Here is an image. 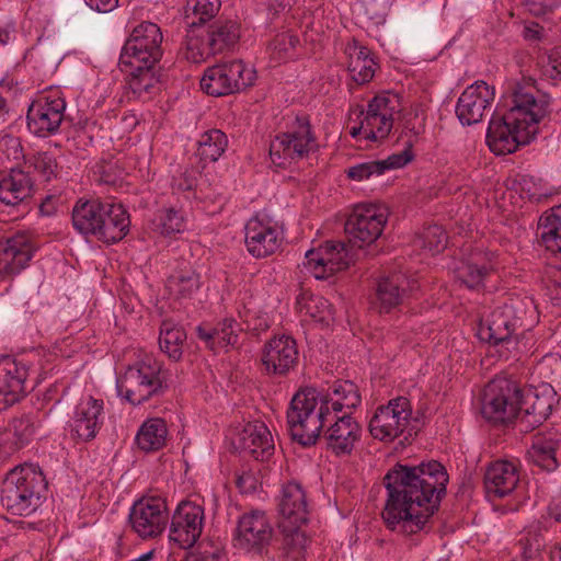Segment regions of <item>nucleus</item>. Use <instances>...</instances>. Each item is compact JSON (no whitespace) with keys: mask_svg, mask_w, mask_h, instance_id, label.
<instances>
[{"mask_svg":"<svg viewBox=\"0 0 561 561\" xmlns=\"http://www.w3.org/2000/svg\"><path fill=\"white\" fill-rule=\"evenodd\" d=\"M550 112V98L533 79L517 82L512 89V105L501 117H493L486 131V144L495 154L515 152L528 145L538 133V124Z\"/></svg>","mask_w":561,"mask_h":561,"instance_id":"nucleus-1","label":"nucleus"},{"mask_svg":"<svg viewBox=\"0 0 561 561\" xmlns=\"http://www.w3.org/2000/svg\"><path fill=\"white\" fill-rule=\"evenodd\" d=\"M387 497L381 512L386 527L399 531L414 546L421 531V465L396 463L382 478Z\"/></svg>","mask_w":561,"mask_h":561,"instance_id":"nucleus-2","label":"nucleus"},{"mask_svg":"<svg viewBox=\"0 0 561 561\" xmlns=\"http://www.w3.org/2000/svg\"><path fill=\"white\" fill-rule=\"evenodd\" d=\"M331 392L320 396L316 388L304 387L293 396L286 412L290 437L302 447L314 446L328 422H334Z\"/></svg>","mask_w":561,"mask_h":561,"instance_id":"nucleus-3","label":"nucleus"},{"mask_svg":"<svg viewBox=\"0 0 561 561\" xmlns=\"http://www.w3.org/2000/svg\"><path fill=\"white\" fill-rule=\"evenodd\" d=\"M47 486L48 482L38 465L16 466L2 482L1 505L12 516H30L46 499Z\"/></svg>","mask_w":561,"mask_h":561,"instance_id":"nucleus-4","label":"nucleus"},{"mask_svg":"<svg viewBox=\"0 0 561 561\" xmlns=\"http://www.w3.org/2000/svg\"><path fill=\"white\" fill-rule=\"evenodd\" d=\"M278 510L282 516L278 527L284 534L283 557L285 561H302L307 537L301 526L308 522L309 511L301 484L293 481L283 485Z\"/></svg>","mask_w":561,"mask_h":561,"instance_id":"nucleus-5","label":"nucleus"},{"mask_svg":"<svg viewBox=\"0 0 561 561\" xmlns=\"http://www.w3.org/2000/svg\"><path fill=\"white\" fill-rule=\"evenodd\" d=\"M118 394L133 405H139L168 390V374L163 364L151 356L129 365L116 380Z\"/></svg>","mask_w":561,"mask_h":561,"instance_id":"nucleus-6","label":"nucleus"},{"mask_svg":"<svg viewBox=\"0 0 561 561\" xmlns=\"http://www.w3.org/2000/svg\"><path fill=\"white\" fill-rule=\"evenodd\" d=\"M414 423L417 420H413ZM371 436L379 440H393L403 436V444H412L419 430L412 425L411 402L405 397L391 399L387 404L379 405L368 425Z\"/></svg>","mask_w":561,"mask_h":561,"instance_id":"nucleus-7","label":"nucleus"},{"mask_svg":"<svg viewBox=\"0 0 561 561\" xmlns=\"http://www.w3.org/2000/svg\"><path fill=\"white\" fill-rule=\"evenodd\" d=\"M318 148L317 137L308 115H297L291 130L277 135L270 144L272 162L286 169L293 162L308 157Z\"/></svg>","mask_w":561,"mask_h":561,"instance_id":"nucleus-8","label":"nucleus"},{"mask_svg":"<svg viewBox=\"0 0 561 561\" xmlns=\"http://www.w3.org/2000/svg\"><path fill=\"white\" fill-rule=\"evenodd\" d=\"M520 388L516 381L496 377L484 388L481 413L495 425H507L518 416Z\"/></svg>","mask_w":561,"mask_h":561,"instance_id":"nucleus-9","label":"nucleus"},{"mask_svg":"<svg viewBox=\"0 0 561 561\" xmlns=\"http://www.w3.org/2000/svg\"><path fill=\"white\" fill-rule=\"evenodd\" d=\"M256 71L242 60H232L208 67L201 79V89L211 96L239 92L254 84Z\"/></svg>","mask_w":561,"mask_h":561,"instance_id":"nucleus-10","label":"nucleus"},{"mask_svg":"<svg viewBox=\"0 0 561 561\" xmlns=\"http://www.w3.org/2000/svg\"><path fill=\"white\" fill-rule=\"evenodd\" d=\"M162 33L152 22L137 25L126 41L119 57V65L137 66L157 64L162 57Z\"/></svg>","mask_w":561,"mask_h":561,"instance_id":"nucleus-11","label":"nucleus"},{"mask_svg":"<svg viewBox=\"0 0 561 561\" xmlns=\"http://www.w3.org/2000/svg\"><path fill=\"white\" fill-rule=\"evenodd\" d=\"M274 529L266 514L260 510H252L238 519L233 537L234 547L263 556L268 553Z\"/></svg>","mask_w":561,"mask_h":561,"instance_id":"nucleus-12","label":"nucleus"},{"mask_svg":"<svg viewBox=\"0 0 561 561\" xmlns=\"http://www.w3.org/2000/svg\"><path fill=\"white\" fill-rule=\"evenodd\" d=\"M298 362L297 342L290 335H275L262 348V371L268 377H286L297 367Z\"/></svg>","mask_w":561,"mask_h":561,"instance_id":"nucleus-13","label":"nucleus"},{"mask_svg":"<svg viewBox=\"0 0 561 561\" xmlns=\"http://www.w3.org/2000/svg\"><path fill=\"white\" fill-rule=\"evenodd\" d=\"M354 262L347 245L341 241H327L317 249L306 252V267L318 279L348 268Z\"/></svg>","mask_w":561,"mask_h":561,"instance_id":"nucleus-14","label":"nucleus"},{"mask_svg":"<svg viewBox=\"0 0 561 561\" xmlns=\"http://www.w3.org/2000/svg\"><path fill=\"white\" fill-rule=\"evenodd\" d=\"M387 224V216L375 207L357 206L345 221L350 242L358 248L370 245L378 240Z\"/></svg>","mask_w":561,"mask_h":561,"instance_id":"nucleus-15","label":"nucleus"},{"mask_svg":"<svg viewBox=\"0 0 561 561\" xmlns=\"http://www.w3.org/2000/svg\"><path fill=\"white\" fill-rule=\"evenodd\" d=\"M165 503L158 497L140 499L129 513L133 530L142 539L156 538L162 534L168 523Z\"/></svg>","mask_w":561,"mask_h":561,"instance_id":"nucleus-16","label":"nucleus"},{"mask_svg":"<svg viewBox=\"0 0 561 561\" xmlns=\"http://www.w3.org/2000/svg\"><path fill=\"white\" fill-rule=\"evenodd\" d=\"M204 508L190 501L181 502L171 519L169 538L182 549L192 548L203 531Z\"/></svg>","mask_w":561,"mask_h":561,"instance_id":"nucleus-17","label":"nucleus"},{"mask_svg":"<svg viewBox=\"0 0 561 561\" xmlns=\"http://www.w3.org/2000/svg\"><path fill=\"white\" fill-rule=\"evenodd\" d=\"M494 88L484 81H476L467 87L458 98L456 116L465 125H473L482 121L494 101Z\"/></svg>","mask_w":561,"mask_h":561,"instance_id":"nucleus-18","label":"nucleus"},{"mask_svg":"<svg viewBox=\"0 0 561 561\" xmlns=\"http://www.w3.org/2000/svg\"><path fill=\"white\" fill-rule=\"evenodd\" d=\"M66 102L61 98L36 101L27 111V127L38 137L57 133L64 119Z\"/></svg>","mask_w":561,"mask_h":561,"instance_id":"nucleus-19","label":"nucleus"},{"mask_svg":"<svg viewBox=\"0 0 561 561\" xmlns=\"http://www.w3.org/2000/svg\"><path fill=\"white\" fill-rule=\"evenodd\" d=\"M28 368L11 356L0 358V403L13 405L27 393Z\"/></svg>","mask_w":561,"mask_h":561,"instance_id":"nucleus-20","label":"nucleus"},{"mask_svg":"<svg viewBox=\"0 0 561 561\" xmlns=\"http://www.w3.org/2000/svg\"><path fill=\"white\" fill-rule=\"evenodd\" d=\"M34 193V181L28 171L11 169L0 181V204L9 206L21 214L28 210V201Z\"/></svg>","mask_w":561,"mask_h":561,"instance_id":"nucleus-21","label":"nucleus"},{"mask_svg":"<svg viewBox=\"0 0 561 561\" xmlns=\"http://www.w3.org/2000/svg\"><path fill=\"white\" fill-rule=\"evenodd\" d=\"M449 476L446 468L436 460L423 462V519L434 515L446 495ZM425 520H423V525Z\"/></svg>","mask_w":561,"mask_h":561,"instance_id":"nucleus-22","label":"nucleus"},{"mask_svg":"<svg viewBox=\"0 0 561 561\" xmlns=\"http://www.w3.org/2000/svg\"><path fill=\"white\" fill-rule=\"evenodd\" d=\"M478 336L481 341L501 346L507 352L517 345V329L503 306L493 310L486 320L480 323Z\"/></svg>","mask_w":561,"mask_h":561,"instance_id":"nucleus-23","label":"nucleus"},{"mask_svg":"<svg viewBox=\"0 0 561 561\" xmlns=\"http://www.w3.org/2000/svg\"><path fill=\"white\" fill-rule=\"evenodd\" d=\"M102 412V400L90 397L85 402H80L68 423L70 437L77 443H87L95 438L102 426L99 419Z\"/></svg>","mask_w":561,"mask_h":561,"instance_id":"nucleus-24","label":"nucleus"},{"mask_svg":"<svg viewBox=\"0 0 561 561\" xmlns=\"http://www.w3.org/2000/svg\"><path fill=\"white\" fill-rule=\"evenodd\" d=\"M360 435L362 427L351 413L336 417L323 432L327 448L337 457L351 455Z\"/></svg>","mask_w":561,"mask_h":561,"instance_id":"nucleus-25","label":"nucleus"},{"mask_svg":"<svg viewBox=\"0 0 561 561\" xmlns=\"http://www.w3.org/2000/svg\"><path fill=\"white\" fill-rule=\"evenodd\" d=\"M34 253L31 239L25 233H16L0 241V275L12 276L26 267Z\"/></svg>","mask_w":561,"mask_h":561,"instance_id":"nucleus-26","label":"nucleus"},{"mask_svg":"<svg viewBox=\"0 0 561 561\" xmlns=\"http://www.w3.org/2000/svg\"><path fill=\"white\" fill-rule=\"evenodd\" d=\"M519 398L517 419L520 432L533 431L551 414L553 397L550 393L539 394L536 390H520Z\"/></svg>","mask_w":561,"mask_h":561,"instance_id":"nucleus-27","label":"nucleus"},{"mask_svg":"<svg viewBox=\"0 0 561 561\" xmlns=\"http://www.w3.org/2000/svg\"><path fill=\"white\" fill-rule=\"evenodd\" d=\"M519 481L516 465L506 460L491 463L484 474V486L489 496L502 499L511 494Z\"/></svg>","mask_w":561,"mask_h":561,"instance_id":"nucleus-28","label":"nucleus"},{"mask_svg":"<svg viewBox=\"0 0 561 561\" xmlns=\"http://www.w3.org/2000/svg\"><path fill=\"white\" fill-rule=\"evenodd\" d=\"M280 243L282 239L275 228L253 219L245 226L247 249L254 257L262 259L274 254Z\"/></svg>","mask_w":561,"mask_h":561,"instance_id":"nucleus-29","label":"nucleus"},{"mask_svg":"<svg viewBox=\"0 0 561 561\" xmlns=\"http://www.w3.org/2000/svg\"><path fill=\"white\" fill-rule=\"evenodd\" d=\"M103 222L99 225L95 239L105 243L114 244L123 240L129 231L130 219L127 210L121 204H105Z\"/></svg>","mask_w":561,"mask_h":561,"instance_id":"nucleus-30","label":"nucleus"},{"mask_svg":"<svg viewBox=\"0 0 561 561\" xmlns=\"http://www.w3.org/2000/svg\"><path fill=\"white\" fill-rule=\"evenodd\" d=\"M493 270V264L488 253L480 250L471 252L467 257L461 259L455 274L457 279L470 289H478L483 286L484 278Z\"/></svg>","mask_w":561,"mask_h":561,"instance_id":"nucleus-31","label":"nucleus"},{"mask_svg":"<svg viewBox=\"0 0 561 561\" xmlns=\"http://www.w3.org/2000/svg\"><path fill=\"white\" fill-rule=\"evenodd\" d=\"M208 49L213 56L232 51L241 37L240 24L228 19H217L205 31Z\"/></svg>","mask_w":561,"mask_h":561,"instance_id":"nucleus-32","label":"nucleus"},{"mask_svg":"<svg viewBox=\"0 0 561 561\" xmlns=\"http://www.w3.org/2000/svg\"><path fill=\"white\" fill-rule=\"evenodd\" d=\"M106 202L95 199H79L72 209V226L83 237L95 238L99 225L103 222Z\"/></svg>","mask_w":561,"mask_h":561,"instance_id":"nucleus-33","label":"nucleus"},{"mask_svg":"<svg viewBox=\"0 0 561 561\" xmlns=\"http://www.w3.org/2000/svg\"><path fill=\"white\" fill-rule=\"evenodd\" d=\"M238 448L256 460H267L274 451L272 434L265 424L247 425L239 437Z\"/></svg>","mask_w":561,"mask_h":561,"instance_id":"nucleus-34","label":"nucleus"},{"mask_svg":"<svg viewBox=\"0 0 561 561\" xmlns=\"http://www.w3.org/2000/svg\"><path fill=\"white\" fill-rule=\"evenodd\" d=\"M561 446V433L536 434L528 451L531 461L546 471L558 468L556 451Z\"/></svg>","mask_w":561,"mask_h":561,"instance_id":"nucleus-35","label":"nucleus"},{"mask_svg":"<svg viewBox=\"0 0 561 561\" xmlns=\"http://www.w3.org/2000/svg\"><path fill=\"white\" fill-rule=\"evenodd\" d=\"M538 237L540 244L561 261V205L539 218Z\"/></svg>","mask_w":561,"mask_h":561,"instance_id":"nucleus-36","label":"nucleus"},{"mask_svg":"<svg viewBox=\"0 0 561 561\" xmlns=\"http://www.w3.org/2000/svg\"><path fill=\"white\" fill-rule=\"evenodd\" d=\"M242 330L234 319L227 318L211 329L199 325L196 331L197 336L205 341L210 350L216 351L220 347L236 346L239 342L238 332Z\"/></svg>","mask_w":561,"mask_h":561,"instance_id":"nucleus-37","label":"nucleus"},{"mask_svg":"<svg viewBox=\"0 0 561 561\" xmlns=\"http://www.w3.org/2000/svg\"><path fill=\"white\" fill-rule=\"evenodd\" d=\"M400 302L401 290L397 277H382L376 282L375 293L369 298L371 310L388 313Z\"/></svg>","mask_w":561,"mask_h":561,"instance_id":"nucleus-38","label":"nucleus"},{"mask_svg":"<svg viewBox=\"0 0 561 561\" xmlns=\"http://www.w3.org/2000/svg\"><path fill=\"white\" fill-rule=\"evenodd\" d=\"M168 427L161 417H151L146 420L136 434L137 446L146 451H158L167 442Z\"/></svg>","mask_w":561,"mask_h":561,"instance_id":"nucleus-39","label":"nucleus"},{"mask_svg":"<svg viewBox=\"0 0 561 561\" xmlns=\"http://www.w3.org/2000/svg\"><path fill=\"white\" fill-rule=\"evenodd\" d=\"M187 30L182 44L184 57L195 64L205 61L213 53L208 49V42L201 26L195 20L186 22Z\"/></svg>","mask_w":561,"mask_h":561,"instance_id":"nucleus-40","label":"nucleus"},{"mask_svg":"<svg viewBox=\"0 0 561 561\" xmlns=\"http://www.w3.org/2000/svg\"><path fill=\"white\" fill-rule=\"evenodd\" d=\"M503 307L517 331L528 330L536 322L537 308L529 297H512Z\"/></svg>","mask_w":561,"mask_h":561,"instance_id":"nucleus-41","label":"nucleus"},{"mask_svg":"<svg viewBox=\"0 0 561 561\" xmlns=\"http://www.w3.org/2000/svg\"><path fill=\"white\" fill-rule=\"evenodd\" d=\"M185 330L170 320H164L160 327L159 345L170 359L178 362L183 355V344L186 341Z\"/></svg>","mask_w":561,"mask_h":561,"instance_id":"nucleus-42","label":"nucleus"},{"mask_svg":"<svg viewBox=\"0 0 561 561\" xmlns=\"http://www.w3.org/2000/svg\"><path fill=\"white\" fill-rule=\"evenodd\" d=\"M228 147V137L220 129H209L202 134L196 154L206 163L216 162Z\"/></svg>","mask_w":561,"mask_h":561,"instance_id":"nucleus-43","label":"nucleus"},{"mask_svg":"<svg viewBox=\"0 0 561 561\" xmlns=\"http://www.w3.org/2000/svg\"><path fill=\"white\" fill-rule=\"evenodd\" d=\"M327 392L333 396L332 410L335 413L342 412L343 409L352 413L362 402L358 387L350 380L335 381Z\"/></svg>","mask_w":561,"mask_h":561,"instance_id":"nucleus-44","label":"nucleus"},{"mask_svg":"<svg viewBox=\"0 0 561 561\" xmlns=\"http://www.w3.org/2000/svg\"><path fill=\"white\" fill-rule=\"evenodd\" d=\"M138 66L139 68L137 66L121 65L122 70L128 72L131 77L129 80L130 90L140 98L144 94L152 93L159 81L153 71L156 64Z\"/></svg>","mask_w":561,"mask_h":561,"instance_id":"nucleus-45","label":"nucleus"},{"mask_svg":"<svg viewBox=\"0 0 561 561\" xmlns=\"http://www.w3.org/2000/svg\"><path fill=\"white\" fill-rule=\"evenodd\" d=\"M201 285V275L193 268L181 270L168 278V288L176 299H192Z\"/></svg>","mask_w":561,"mask_h":561,"instance_id":"nucleus-46","label":"nucleus"},{"mask_svg":"<svg viewBox=\"0 0 561 561\" xmlns=\"http://www.w3.org/2000/svg\"><path fill=\"white\" fill-rule=\"evenodd\" d=\"M156 230L162 236L170 237L185 229V219L181 211L174 208L160 209L154 219Z\"/></svg>","mask_w":561,"mask_h":561,"instance_id":"nucleus-47","label":"nucleus"},{"mask_svg":"<svg viewBox=\"0 0 561 561\" xmlns=\"http://www.w3.org/2000/svg\"><path fill=\"white\" fill-rule=\"evenodd\" d=\"M25 164L38 172L46 182L56 179L60 171L56 158L47 151H39L27 157Z\"/></svg>","mask_w":561,"mask_h":561,"instance_id":"nucleus-48","label":"nucleus"},{"mask_svg":"<svg viewBox=\"0 0 561 561\" xmlns=\"http://www.w3.org/2000/svg\"><path fill=\"white\" fill-rule=\"evenodd\" d=\"M366 138L369 140H380L388 137L391 131L393 117L382 114H368L364 118Z\"/></svg>","mask_w":561,"mask_h":561,"instance_id":"nucleus-49","label":"nucleus"},{"mask_svg":"<svg viewBox=\"0 0 561 561\" xmlns=\"http://www.w3.org/2000/svg\"><path fill=\"white\" fill-rule=\"evenodd\" d=\"M9 426L13 431L16 444L24 446L35 434L37 422L31 414H21L20 416H14L10 421Z\"/></svg>","mask_w":561,"mask_h":561,"instance_id":"nucleus-50","label":"nucleus"},{"mask_svg":"<svg viewBox=\"0 0 561 561\" xmlns=\"http://www.w3.org/2000/svg\"><path fill=\"white\" fill-rule=\"evenodd\" d=\"M220 8V0H188L185 7V19H190L188 11L194 16H198L196 21L199 25L213 19Z\"/></svg>","mask_w":561,"mask_h":561,"instance_id":"nucleus-51","label":"nucleus"},{"mask_svg":"<svg viewBox=\"0 0 561 561\" xmlns=\"http://www.w3.org/2000/svg\"><path fill=\"white\" fill-rule=\"evenodd\" d=\"M541 547V541L537 535L525 536L517 543L518 552L513 561H542Z\"/></svg>","mask_w":561,"mask_h":561,"instance_id":"nucleus-52","label":"nucleus"},{"mask_svg":"<svg viewBox=\"0 0 561 561\" xmlns=\"http://www.w3.org/2000/svg\"><path fill=\"white\" fill-rule=\"evenodd\" d=\"M299 38L288 32L277 34L270 43V49L274 57L278 60H284L293 56Z\"/></svg>","mask_w":561,"mask_h":561,"instance_id":"nucleus-53","label":"nucleus"},{"mask_svg":"<svg viewBox=\"0 0 561 561\" xmlns=\"http://www.w3.org/2000/svg\"><path fill=\"white\" fill-rule=\"evenodd\" d=\"M224 556L225 551L220 542L203 540L184 561H221Z\"/></svg>","mask_w":561,"mask_h":561,"instance_id":"nucleus-54","label":"nucleus"},{"mask_svg":"<svg viewBox=\"0 0 561 561\" xmlns=\"http://www.w3.org/2000/svg\"><path fill=\"white\" fill-rule=\"evenodd\" d=\"M302 299L304 298L297 300L301 310L306 309V313L318 322L329 321L331 318V306L328 300L322 297H310L302 305Z\"/></svg>","mask_w":561,"mask_h":561,"instance_id":"nucleus-55","label":"nucleus"},{"mask_svg":"<svg viewBox=\"0 0 561 561\" xmlns=\"http://www.w3.org/2000/svg\"><path fill=\"white\" fill-rule=\"evenodd\" d=\"M447 234L442 226L431 225L423 229V248H427L433 254L439 253L446 248Z\"/></svg>","mask_w":561,"mask_h":561,"instance_id":"nucleus-56","label":"nucleus"},{"mask_svg":"<svg viewBox=\"0 0 561 561\" xmlns=\"http://www.w3.org/2000/svg\"><path fill=\"white\" fill-rule=\"evenodd\" d=\"M397 95L378 94L374 96L367 105L368 114H382L385 116L393 117V113L397 111Z\"/></svg>","mask_w":561,"mask_h":561,"instance_id":"nucleus-57","label":"nucleus"},{"mask_svg":"<svg viewBox=\"0 0 561 561\" xmlns=\"http://www.w3.org/2000/svg\"><path fill=\"white\" fill-rule=\"evenodd\" d=\"M347 176L355 181H363L369 179L371 175H381L382 168L379 161H368L353 165L346 171Z\"/></svg>","mask_w":561,"mask_h":561,"instance_id":"nucleus-58","label":"nucleus"},{"mask_svg":"<svg viewBox=\"0 0 561 561\" xmlns=\"http://www.w3.org/2000/svg\"><path fill=\"white\" fill-rule=\"evenodd\" d=\"M348 49H350V56H351V61L348 64V70L352 73V78L358 84H364V83L369 82L374 78V75H375V70L373 68V64H374L373 59H370L369 61H365L364 64L354 62L353 53L351 51L352 48H348Z\"/></svg>","mask_w":561,"mask_h":561,"instance_id":"nucleus-59","label":"nucleus"},{"mask_svg":"<svg viewBox=\"0 0 561 561\" xmlns=\"http://www.w3.org/2000/svg\"><path fill=\"white\" fill-rule=\"evenodd\" d=\"M413 159V152L411 147L405 148L404 150L393 153L389 156L385 160H378L379 164H381L382 168V174L387 170H393L404 167L407 163H409Z\"/></svg>","mask_w":561,"mask_h":561,"instance_id":"nucleus-60","label":"nucleus"},{"mask_svg":"<svg viewBox=\"0 0 561 561\" xmlns=\"http://www.w3.org/2000/svg\"><path fill=\"white\" fill-rule=\"evenodd\" d=\"M527 10L536 16L545 15L560 4V0H524Z\"/></svg>","mask_w":561,"mask_h":561,"instance_id":"nucleus-61","label":"nucleus"},{"mask_svg":"<svg viewBox=\"0 0 561 561\" xmlns=\"http://www.w3.org/2000/svg\"><path fill=\"white\" fill-rule=\"evenodd\" d=\"M542 75L553 82L561 81V53L549 57L548 62L542 67Z\"/></svg>","mask_w":561,"mask_h":561,"instance_id":"nucleus-62","label":"nucleus"},{"mask_svg":"<svg viewBox=\"0 0 561 561\" xmlns=\"http://www.w3.org/2000/svg\"><path fill=\"white\" fill-rule=\"evenodd\" d=\"M85 4L100 13H108L118 5V0H84Z\"/></svg>","mask_w":561,"mask_h":561,"instance_id":"nucleus-63","label":"nucleus"},{"mask_svg":"<svg viewBox=\"0 0 561 561\" xmlns=\"http://www.w3.org/2000/svg\"><path fill=\"white\" fill-rule=\"evenodd\" d=\"M548 514L556 522L561 523V488L551 497L548 505Z\"/></svg>","mask_w":561,"mask_h":561,"instance_id":"nucleus-64","label":"nucleus"}]
</instances>
